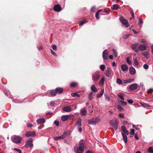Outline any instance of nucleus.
<instances>
[{
	"instance_id": "10",
	"label": "nucleus",
	"mask_w": 153,
	"mask_h": 153,
	"mask_svg": "<svg viewBox=\"0 0 153 153\" xmlns=\"http://www.w3.org/2000/svg\"><path fill=\"white\" fill-rule=\"evenodd\" d=\"M36 135V132L33 131L32 132L28 131L25 134V135L27 137H33L35 136Z\"/></svg>"
},
{
	"instance_id": "61",
	"label": "nucleus",
	"mask_w": 153,
	"mask_h": 153,
	"mask_svg": "<svg viewBox=\"0 0 153 153\" xmlns=\"http://www.w3.org/2000/svg\"><path fill=\"white\" fill-rule=\"evenodd\" d=\"M51 52L52 53V54L54 56H57V54H56L51 49Z\"/></svg>"
},
{
	"instance_id": "27",
	"label": "nucleus",
	"mask_w": 153,
	"mask_h": 153,
	"mask_svg": "<svg viewBox=\"0 0 153 153\" xmlns=\"http://www.w3.org/2000/svg\"><path fill=\"white\" fill-rule=\"evenodd\" d=\"M105 80V78L104 76H102L99 82V84L100 85H102L104 83Z\"/></svg>"
},
{
	"instance_id": "36",
	"label": "nucleus",
	"mask_w": 153,
	"mask_h": 153,
	"mask_svg": "<svg viewBox=\"0 0 153 153\" xmlns=\"http://www.w3.org/2000/svg\"><path fill=\"white\" fill-rule=\"evenodd\" d=\"M116 82L119 85H121L122 83V81L120 78H117V79Z\"/></svg>"
},
{
	"instance_id": "56",
	"label": "nucleus",
	"mask_w": 153,
	"mask_h": 153,
	"mask_svg": "<svg viewBox=\"0 0 153 153\" xmlns=\"http://www.w3.org/2000/svg\"><path fill=\"white\" fill-rule=\"evenodd\" d=\"M153 92V89L151 88L148 90L147 93L148 94H150Z\"/></svg>"
},
{
	"instance_id": "38",
	"label": "nucleus",
	"mask_w": 153,
	"mask_h": 153,
	"mask_svg": "<svg viewBox=\"0 0 153 153\" xmlns=\"http://www.w3.org/2000/svg\"><path fill=\"white\" fill-rule=\"evenodd\" d=\"M126 62H127V63L129 65H131V60L129 59V58L128 57H127L126 59Z\"/></svg>"
},
{
	"instance_id": "25",
	"label": "nucleus",
	"mask_w": 153,
	"mask_h": 153,
	"mask_svg": "<svg viewBox=\"0 0 153 153\" xmlns=\"http://www.w3.org/2000/svg\"><path fill=\"white\" fill-rule=\"evenodd\" d=\"M142 54L143 56H145L146 58L147 59H149V53L147 52L146 51H144L142 52Z\"/></svg>"
},
{
	"instance_id": "47",
	"label": "nucleus",
	"mask_w": 153,
	"mask_h": 153,
	"mask_svg": "<svg viewBox=\"0 0 153 153\" xmlns=\"http://www.w3.org/2000/svg\"><path fill=\"white\" fill-rule=\"evenodd\" d=\"M120 103H121V105L123 106L126 105L127 104L126 102L124 101L123 100L120 101Z\"/></svg>"
},
{
	"instance_id": "17",
	"label": "nucleus",
	"mask_w": 153,
	"mask_h": 153,
	"mask_svg": "<svg viewBox=\"0 0 153 153\" xmlns=\"http://www.w3.org/2000/svg\"><path fill=\"white\" fill-rule=\"evenodd\" d=\"M69 118L68 115H63L61 117V120L62 121L64 122L67 120Z\"/></svg>"
},
{
	"instance_id": "53",
	"label": "nucleus",
	"mask_w": 153,
	"mask_h": 153,
	"mask_svg": "<svg viewBox=\"0 0 153 153\" xmlns=\"http://www.w3.org/2000/svg\"><path fill=\"white\" fill-rule=\"evenodd\" d=\"M54 123L56 126H58L59 125V122L58 121H55L54 122Z\"/></svg>"
},
{
	"instance_id": "29",
	"label": "nucleus",
	"mask_w": 153,
	"mask_h": 153,
	"mask_svg": "<svg viewBox=\"0 0 153 153\" xmlns=\"http://www.w3.org/2000/svg\"><path fill=\"white\" fill-rule=\"evenodd\" d=\"M134 80V79H128L125 80H124V82L125 83H127L130 82Z\"/></svg>"
},
{
	"instance_id": "7",
	"label": "nucleus",
	"mask_w": 153,
	"mask_h": 153,
	"mask_svg": "<svg viewBox=\"0 0 153 153\" xmlns=\"http://www.w3.org/2000/svg\"><path fill=\"white\" fill-rule=\"evenodd\" d=\"M26 148H28L30 147L32 148L33 146V144L32 143V140H27L25 143V144L24 146Z\"/></svg>"
},
{
	"instance_id": "12",
	"label": "nucleus",
	"mask_w": 153,
	"mask_h": 153,
	"mask_svg": "<svg viewBox=\"0 0 153 153\" xmlns=\"http://www.w3.org/2000/svg\"><path fill=\"white\" fill-rule=\"evenodd\" d=\"M62 110L66 112H70L72 110L71 107L69 106H65L63 107Z\"/></svg>"
},
{
	"instance_id": "34",
	"label": "nucleus",
	"mask_w": 153,
	"mask_h": 153,
	"mask_svg": "<svg viewBox=\"0 0 153 153\" xmlns=\"http://www.w3.org/2000/svg\"><path fill=\"white\" fill-rule=\"evenodd\" d=\"M77 85V83H76V82H72L70 83V86L71 87H76V86Z\"/></svg>"
},
{
	"instance_id": "57",
	"label": "nucleus",
	"mask_w": 153,
	"mask_h": 153,
	"mask_svg": "<svg viewBox=\"0 0 153 153\" xmlns=\"http://www.w3.org/2000/svg\"><path fill=\"white\" fill-rule=\"evenodd\" d=\"M95 10V7L94 6L91 7V12H93Z\"/></svg>"
},
{
	"instance_id": "26",
	"label": "nucleus",
	"mask_w": 153,
	"mask_h": 153,
	"mask_svg": "<svg viewBox=\"0 0 153 153\" xmlns=\"http://www.w3.org/2000/svg\"><path fill=\"white\" fill-rule=\"evenodd\" d=\"M124 95V94L121 93H119L117 94V96L122 100H124V99L123 97Z\"/></svg>"
},
{
	"instance_id": "62",
	"label": "nucleus",
	"mask_w": 153,
	"mask_h": 153,
	"mask_svg": "<svg viewBox=\"0 0 153 153\" xmlns=\"http://www.w3.org/2000/svg\"><path fill=\"white\" fill-rule=\"evenodd\" d=\"M131 16H132V17L133 19H134V13L133 10L131 11Z\"/></svg>"
},
{
	"instance_id": "3",
	"label": "nucleus",
	"mask_w": 153,
	"mask_h": 153,
	"mask_svg": "<svg viewBox=\"0 0 153 153\" xmlns=\"http://www.w3.org/2000/svg\"><path fill=\"white\" fill-rule=\"evenodd\" d=\"M100 119L98 117L93 118L88 121V124L95 125L98 123L100 121Z\"/></svg>"
},
{
	"instance_id": "55",
	"label": "nucleus",
	"mask_w": 153,
	"mask_h": 153,
	"mask_svg": "<svg viewBox=\"0 0 153 153\" xmlns=\"http://www.w3.org/2000/svg\"><path fill=\"white\" fill-rule=\"evenodd\" d=\"M121 129L122 131L123 132L125 130H126V128L125 126H122L121 127Z\"/></svg>"
},
{
	"instance_id": "15",
	"label": "nucleus",
	"mask_w": 153,
	"mask_h": 153,
	"mask_svg": "<svg viewBox=\"0 0 153 153\" xmlns=\"http://www.w3.org/2000/svg\"><path fill=\"white\" fill-rule=\"evenodd\" d=\"M129 72L132 75H134L136 73V70L135 69L132 67H131L129 69Z\"/></svg>"
},
{
	"instance_id": "31",
	"label": "nucleus",
	"mask_w": 153,
	"mask_h": 153,
	"mask_svg": "<svg viewBox=\"0 0 153 153\" xmlns=\"http://www.w3.org/2000/svg\"><path fill=\"white\" fill-rule=\"evenodd\" d=\"M140 103L143 107L144 108L148 107L150 106L149 105L146 103L140 102Z\"/></svg>"
},
{
	"instance_id": "58",
	"label": "nucleus",
	"mask_w": 153,
	"mask_h": 153,
	"mask_svg": "<svg viewBox=\"0 0 153 153\" xmlns=\"http://www.w3.org/2000/svg\"><path fill=\"white\" fill-rule=\"evenodd\" d=\"M123 133L125 134L128 135L129 134V133L128 131L127 130H125L123 132Z\"/></svg>"
},
{
	"instance_id": "32",
	"label": "nucleus",
	"mask_w": 153,
	"mask_h": 153,
	"mask_svg": "<svg viewBox=\"0 0 153 153\" xmlns=\"http://www.w3.org/2000/svg\"><path fill=\"white\" fill-rule=\"evenodd\" d=\"M68 132H64L62 134V135L60 136L61 137L62 139H63L65 137H66L68 135Z\"/></svg>"
},
{
	"instance_id": "40",
	"label": "nucleus",
	"mask_w": 153,
	"mask_h": 153,
	"mask_svg": "<svg viewBox=\"0 0 153 153\" xmlns=\"http://www.w3.org/2000/svg\"><path fill=\"white\" fill-rule=\"evenodd\" d=\"M93 94L92 92H90L88 95V99L89 100H91L92 99V96Z\"/></svg>"
},
{
	"instance_id": "46",
	"label": "nucleus",
	"mask_w": 153,
	"mask_h": 153,
	"mask_svg": "<svg viewBox=\"0 0 153 153\" xmlns=\"http://www.w3.org/2000/svg\"><path fill=\"white\" fill-rule=\"evenodd\" d=\"M53 139L55 140H57L59 139H62L61 136L54 137Z\"/></svg>"
},
{
	"instance_id": "21",
	"label": "nucleus",
	"mask_w": 153,
	"mask_h": 153,
	"mask_svg": "<svg viewBox=\"0 0 153 153\" xmlns=\"http://www.w3.org/2000/svg\"><path fill=\"white\" fill-rule=\"evenodd\" d=\"M111 70L110 68H108L105 73V75L107 77H109L111 75Z\"/></svg>"
},
{
	"instance_id": "50",
	"label": "nucleus",
	"mask_w": 153,
	"mask_h": 153,
	"mask_svg": "<svg viewBox=\"0 0 153 153\" xmlns=\"http://www.w3.org/2000/svg\"><path fill=\"white\" fill-rule=\"evenodd\" d=\"M127 101H128V103L129 104H132L133 102V100H129L128 99H127Z\"/></svg>"
},
{
	"instance_id": "24",
	"label": "nucleus",
	"mask_w": 153,
	"mask_h": 153,
	"mask_svg": "<svg viewBox=\"0 0 153 153\" xmlns=\"http://www.w3.org/2000/svg\"><path fill=\"white\" fill-rule=\"evenodd\" d=\"M122 134L123 139L124 142L125 143H126L127 142V138L126 134L122 132Z\"/></svg>"
},
{
	"instance_id": "2",
	"label": "nucleus",
	"mask_w": 153,
	"mask_h": 153,
	"mask_svg": "<svg viewBox=\"0 0 153 153\" xmlns=\"http://www.w3.org/2000/svg\"><path fill=\"white\" fill-rule=\"evenodd\" d=\"M110 126L114 127L117 130L118 128L119 122L118 120L115 119L110 120L109 122Z\"/></svg>"
},
{
	"instance_id": "49",
	"label": "nucleus",
	"mask_w": 153,
	"mask_h": 153,
	"mask_svg": "<svg viewBox=\"0 0 153 153\" xmlns=\"http://www.w3.org/2000/svg\"><path fill=\"white\" fill-rule=\"evenodd\" d=\"M13 150L17 151L19 153H22V152L21 150L20 149H18L15 148L13 149Z\"/></svg>"
},
{
	"instance_id": "60",
	"label": "nucleus",
	"mask_w": 153,
	"mask_h": 153,
	"mask_svg": "<svg viewBox=\"0 0 153 153\" xmlns=\"http://www.w3.org/2000/svg\"><path fill=\"white\" fill-rule=\"evenodd\" d=\"M56 45H53L52 46V48L53 50H56Z\"/></svg>"
},
{
	"instance_id": "41",
	"label": "nucleus",
	"mask_w": 153,
	"mask_h": 153,
	"mask_svg": "<svg viewBox=\"0 0 153 153\" xmlns=\"http://www.w3.org/2000/svg\"><path fill=\"white\" fill-rule=\"evenodd\" d=\"M117 108L118 110L120 111H123L124 109L123 108V107H122L120 105H118L117 106Z\"/></svg>"
},
{
	"instance_id": "63",
	"label": "nucleus",
	"mask_w": 153,
	"mask_h": 153,
	"mask_svg": "<svg viewBox=\"0 0 153 153\" xmlns=\"http://www.w3.org/2000/svg\"><path fill=\"white\" fill-rule=\"evenodd\" d=\"M99 13L98 12H97L95 14V17L97 19H98L99 18Z\"/></svg>"
},
{
	"instance_id": "13",
	"label": "nucleus",
	"mask_w": 153,
	"mask_h": 153,
	"mask_svg": "<svg viewBox=\"0 0 153 153\" xmlns=\"http://www.w3.org/2000/svg\"><path fill=\"white\" fill-rule=\"evenodd\" d=\"M147 46L146 45H140L138 47L139 50L143 51L146 50L147 48Z\"/></svg>"
},
{
	"instance_id": "30",
	"label": "nucleus",
	"mask_w": 153,
	"mask_h": 153,
	"mask_svg": "<svg viewBox=\"0 0 153 153\" xmlns=\"http://www.w3.org/2000/svg\"><path fill=\"white\" fill-rule=\"evenodd\" d=\"M119 8V5L116 4L113 5L112 7V9L114 10H117Z\"/></svg>"
},
{
	"instance_id": "51",
	"label": "nucleus",
	"mask_w": 153,
	"mask_h": 153,
	"mask_svg": "<svg viewBox=\"0 0 153 153\" xmlns=\"http://www.w3.org/2000/svg\"><path fill=\"white\" fill-rule=\"evenodd\" d=\"M130 134L131 135H134L135 134L134 133V130L133 129H131V130Z\"/></svg>"
},
{
	"instance_id": "43",
	"label": "nucleus",
	"mask_w": 153,
	"mask_h": 153,
	"mask_svg": "<svg viewBox=\"0 0 153 153\" xmlns=\"http://www.w3.org/2000/svg\"><path fill=\"white\" fill-rule=\"evenodd\" d=\"M134 63L135 65L136 66H138V62L136 59H134Z\"/></svg>"
},
{
	"instance_id": "44",
	"label": "nucleus",
	"mask_w": 153,
	"mask_h": 153,
	"mask_svg": "<svg viewBox=\"0 0 153 153\" xmlns=\"http://www.w3.org/2000/svg\"><path fill=\"white\" fill-rule=\"evenodd\" d=\"M118 116L120 118H123L124 117V115L123 113H120L119 114Z\"/></svg>"
},
{
	"instance_id": "33",
	"label": "nucleus",
	"mask_w": 153,
	"mask_h": 153,
	"mask_svg": "<svg viewBox=\"0 0 153 153\" xmlns=\"http://www.w3.org/2000/svg\"><path fill=\"white\" fill-rule=\"evenodd\" d=\"M147 151L149 153H153V147L150 146L148 149Z\"/></svg>"
},
{
	"instance_id": "14",
	"label": "nucleus",
	"mask_w": 153,
	"mask_h": 153,
	"mask_svg": "<svg viewBox=\"0 0 153 153\" xmlns=\"http://www.w3.org/2000/svg\"><path fill=\"white\" fill-rule=\"evenodd\" d=\"M106 51V49L102 53V57L103 59L104 60L108 59V52Z\"/></svg>"
},
{
	"instance_id": "39",
	"label": "nucleus",
	"mask_w": 153,
	"mask_h": 153,
	"mask_svg": "<svg viewBox=\"0 0 153 153\" xmlns=\"http://www.w3.org/2000/svg\"><path fill=\"white\" fill-rule=\"evenodd\" d=\"M112 51L114 54V56L117 57L118 55V53L117 51L115 49H112Z\"/></svg>"
},
{
	"instance_id": "23",
	"label": "nucleus",
	"mask_w": 153,
	"mask_h": 153,
	"mask_svg": "<svg viewBox=\"0 0 153 153\" xmlns=\"http://www.w3.org/2000/svg\"><path fill=\"white\" fill-rule=\"evenodd\" d=\"M56 93L59 94H61L63 91L62 88H56Z\"/></svg>"
},
{
	"instance_id": "18",
	"label": "nucleus",
	"mask_w": 153,
	"mask_h": 153,
	"mask_svg": "<svg viewBox=\"0 0 153 153\" xmlns=\"http://www.w3.org/2000/svg\"><path fill=\"white\" fill-rule=\"evenodd\" d=\"M121 68L122 71H126L128 69V67L127 65L123 64L121 65Z\"/></svg>"
},
{
	"instance_id": "1",
	"label": "nucleus",
	"mask_w": 153,
	"mask_h": 153,
	"mask_svg": "<svg viewBox=\"0 0 153 153\" xmlns=\"http://www.w3.org/2000/svg\"><path fill=\"white\" fill-rule=\"evenodd\" d=\"M85 145L83 143H79L76 146V148H74V151L75 153H83L85 149Z\"/></svg>"
},
{
	"instance_id": "8",
	"label": "nucleus",
	"mask_w": 153,
	"mask_h": 153,
	"mask_svg": "<svg viewBox=\"0 0 153 153\" xmlns=\"http://www.w3.org/2000/svg\"><path fill=\"white\" fill-rule=\"evenodd\" d=\"M138 44L136 43L133 45H131V48L134 50L136 53H137L139 51L138 47L137 48Z\"/></svg>"
},
{
	"instance_id": "35",
	"label": "nucleus",
	"mask_w": 153,
	"mask_h": 153,
	"mask_svg": "<svg viewBox=\"0 0 153 153\" xmlns=\"http://www.w3.org/2000/svg\"><path fill=\"white\" fill-rule=\"evenodd\" d=\"M56 90H53L51 91L50 94L51 96H54L56 95Z\"/></svg>"
},
{
	"instance_id": "42",
	"label": "nucleus",
	"mask_w": 153,
	"mask_h": 153,
	"mask_svg": "<svg viewBox=\"0 0 153 153\" xmlns=\"http://www.w3.org/2000/svg\"><path fill=\"white\" fill-rule=\"evenodd\" d=\"M105 68V66L104 65H101L100 66V68L102 71H104Z\"/></svg>"
},
{
	"instance_id": "28",
	"label": "nucleus",
	"mask_w": 153,
	"mask_h": 153,
	"mask_svg": "<svg viewBox=\"0 0 153 153\" xmlns=\"http://www.w3.org/2000/svg\"><path fill=\"white\" fill-rule=\"evenodd\" d=\"M104 92V89H102L101 90L100 93L98 94L97 95V97L98 98L100 97L103 94Z\"/></svg>"
},
{
	"instance_id": "16",
	"label": "nucleus",
	"mask_w": 153,
	"mask_h": 153,
	"mask_svg": "<svg viewBox=\"0 0 153 153\" xmlns=\"http://www.w3.org/2000/svg\"><path fill=\"white\" fill-rule=\"evenodd\" d=\"M45 122L44 118L38 119L36 120V122L39 124H42L44 123Z\"/></svg>"
},
{
	"instance_id": "22",
	"label": "nucleus",
	"mask_w": 153,
	"mask_h": 153,
	"mask_svg": "<svg viewBox=\"0 0 153 153\" xmlns=\"http://www.w3.org/2000/svg\"><path fill=\"white\" fill-rule=\"evenodd\" d=\"M91 89L93 92L96 93L97 91V89L94 85H93L91 87Z\"/></svg>"
},
{
	"instance_id": "52",
	"label": "nucleus",
	"mask_w": 153,
	"mask_h": 153,
	"mask_svg": "<svg viewBox=\"0 0 153 153\" xmlns=\"http://www.w3.org/2000/svg\"><path fill=\"white\" fill-rule=\"evenodd\" d=\"M105 100H107L108 101H110V99L109 96L106 95H105Z\"/></svg>"
},
{
	"instance_id": "20",
	"label": "nucleus",
	"mask_w": 153,
	"mask_h": 153,
	"mask_svg": "<svg viewBox=\"0 0 153 153\" xmlns=\"http://www.w3.org/2000/svg\"><path fill=\"white\" fill-rule=\"evenodd\" d=\"M80 114L82 116H84L86 114L87 111L84 108L83 109H81L80 111Z\"/></svg>"
},
{
	"instance_id": "45",
	"label": "nucleus",
	"mask_w": 153,
	"mask_h": 153,
	"mask_svg": "<svg viewBox=\"0 0 153 153\" xmlns=\"http://www.w3.org/2000/svg\"><path fill=\"white\" fill-rule=\"evenodd\" d=\"M143 68L145 69H148L149 66L147 64H145L143 66Z\"/></svg>"
},
{
	"instance_id": "9",
	"label": "nucleus",
	"mask_w": 153,
	"mask_h": 153,
	"mask_svg": "<svg viewBox=\"0 0 153 153\" xmlns=\"http://www.w3.org/2000/svg\"><path fill=\"white\" fill-rule=\"evenodd\" d=\"M137 84L134 83L131 84L129 86L128 89L130 91L134 90L137 88Z\"/></svg>"
},
{
	"instance_id": "6",
	"label": "nucleus",
	"mask_w": 153,
	"mask_h": 153,
	"mask_svg": "<svg viewBox=\"0 0 153 153\" xmlns=\"http://www.w3.org/2000/svg\"><path fill=\"white\" fill-rule=\"evenodd\" d=\"M120 20L122 24L126 27H129V25L128 23V21L125 19L123 16H122L120 17Z\"/></svg>"
},
{
	"instance_id": "19",
	"label": "nucleus",
	"mask_w": 153,
	"mask_h": 153,
	"mask_svg": "<svg viewBox=\"0 0 153 153\" xmlns=\"http://www.w3.org/2000/svg\"><path fill=\"white\" fill-rule=\"evenodd\" d=\"M82 120L80 118H78L76 122V125L77 127H81V126Z\"/></svg>"
},
{
	"instance_id": "4",
	"label": "nucleus",
	"mask_w": 153,
	"mask_h": 153,
	"mask_svg": "<svg viewBox=\"0 0 153 153\" xmlns=\"http://www.w3.org/2000/svg\"><path fill=\"white\" fill-rule=\"evenodd\" d=\"M100 75L99 73L97 72L93 73L92 75V79L94 82L97 81L99 79Z\"/></svg>"
},
{
	"instance_id": "5",
	"label": "nucleus",
	"mask_w": 153,
	"mask_h": 153,
	"mask_svg": "<svg viewBox=\"0 0 153 153\" xmlns=\"http://www.w3.org/2000/svg\"><path fill=\"white\" fill-rule=\"evenodd\" d=\"M22 137L19 136H14L12 138V141L14 143L19 144L21 143Z\"/></svg>"
},
{
	"instance_id": "48",
	"label": "nucleus",
	"mask_w": 153,
	"mask_h": 153,
	"mask_svg": "<svg viewBox=\"0 0 153 153\" xmlns=\"http://www.w3.org/2000/svg\"><path fill=\"white\" fill-rule=\"evenodd\" d=\"M138 20H139V21H138V24L139 25H140L142 24L143 23V21L142 20L140 19H139Z\"/></svg>"
},
{
	"instance_id": "59",
	"label": "nucleus",
	"mask_w": 153,
	"mask_h": 153,
	"mask_svg": "<svg viewBox=\"0 0 153 153\" xmlns=\"http://www.w3.org/2000/svg\"><path fill=\"white\" fill-rule=\"evenodd\" d=\"M129 35H128V34H126V35H125L123 37L124 39H127L128 38Z\"/></svg>"
},
{
	"instance_id": "11",
	"label": "nucleus",
	"mask_w": 153,
	"mask_h": 153,
	"mask_svg": "<svg viewBox=\"0 0 153 153\" xmlns=\"http://www.w3.org/2000/svg\"><path fill=\"white\" fill-rule=\"evenodd\" d=\"M54 10L56 12H59L62 10L61 7L59 4L55 5L53 8Z\"/></svg>"
},
{
	"instance_id": "37",
	"label": "nucleus",
	"mask_w": 153,
	"mask_h": 153,
	"mask_svg": "<svg viewBox=\"0 0 153 153\" xmlns=\"http://www.w3.org/2000/svg\"><path fill=\"white\" fill-rule=\"evenodd\" d=\"M71 95L73 97H80V95L79 94H77L76 93H72L71 94Z\"/></svg>"
},
{
	"instance_id": "64",
	"label": "nucleus",
	"mask_w": 153,
	"mask_h": 153,
	"mask_svg": "<svg viewBox=\"0 0 153 153\" xmlns=\"http://www.w3.org/2000/svg\"><path fill=\"white\" fill-rule=\"evenodd\" d=\"M85 153H93V152L89 150H88L86 152H85Z\"/></svg>"
},
{
	"instance_id": "54",
	"label": "nucleus",
	"mask_w": 153,
	"mask_h": 153,
	"mask_svg": "<svg viewBox=\"0 0 153 153\" xmlns=\"http://www.w3.org/2000/svg\"><path fill=\"white\" fill-rule=\"evenodd\" d=\"M86 22V20H84L83 21H81L80 22V25H82L83 24H85Z\"/></svg>"
}]
</instances>
